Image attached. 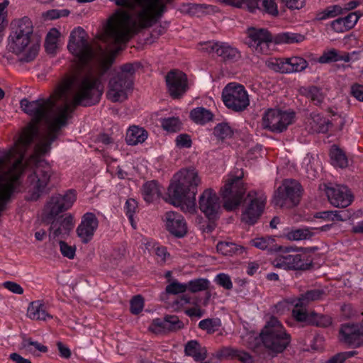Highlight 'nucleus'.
Masks as SVG:
<instances>
[{
    "mask_svg": "<svg viewBox=\"0 0 363 363\" xmlns=\"http://www.w3.org/2000/svg\"><path fill=\"white\" fill-rule=\"evenodd\" d=\"M213 113L203 107L193 109L190 112L191 118L196 123L204 124L213 118Z\"/></svg>",
    "mask_w": 363,
    "mask_h": 363,
    "instance_id": "33",
    "label": "nucleus"
},
{
    "mask_svg": "<svg viewBox=\"0 0 363 363\" xmlns=\"http://www.w3.org/2000/svg\"><path fill=\"white\" fill-rule=\"evenodd\" d=\"M325 295V293L322 289L307 291L306 293L301 294V296L296 299L295 307L306 308L311 303L322 299Z\"/></svg>",
    "mask_w": 363,
    "mask_h": 363,
    "instance_id": "24",
    "label": "nucleus"
},
{
    "mask_svg": "<svg viewBox=\"0 0 363 363\" xmlns=\"http://www.w3.org/2000/svg\"><path fill=\"white\" fill-rule=\"evenodd\" d=\"M60 250L62 255L70 259H72L75 256L76 247L74 246L69 245L63 240L59 242Z\"/></svg>",
    "mask_w": 363,
    "mask_h": 363,
    "instance_id": "51",
    "label": "nucleus"
},
{
    "mask_svg": "<svg viewBox=\"0 0 363 363\" xmlns=\"http://www.w3.org/2000/svg\"><path fill=\"white\" fill-rule=\"evenodd\" d=\"M3 286L5 289H8L9 291H11L13 294L19 295L23 294V289L21 287L20 284L16 282L5 281L4 283H3Z\"/></svg>",
    "mask_w": 363,
    "mask_h": 363,
    "instance_id": "61",
    "label": "nucleus"
},
{
    "mask_svg": "<svg viewBox=\"0 0 363 363\" xmlns=\"http://www.w3.org/2000/svg\"><path fill=\"white\" fill-rule=\"evenodd\" d=\"M326 194L330 203L337 208H346L352 201V195L348 188L342 185L327 187Z\"/></svg>",
    "mask_w": 363,
    "mask_h": 363,
    "instance_id": "19",
    "label": "nucleus"
},
{
    "mask_svg": "<svg viewBox=\"0 0 363 363\" xmlns=\"http://www.w3.org/2000/svg\"><path fill=\"white\" fill-rule=\"evenodd\" d=\"M309 324L317 327L326 328L332 324V318L328 315L310 313Z\"/></svg>",
    "mask_w": 363,
    "mask_h": 363,
    "instance_id": "37",
    "label": "nucleus"
},
{
    "mask_svg": "<svg viewBox=\"0 0 363 363\" xmlns=\"http://www.w3.org/2000/svg\"><path fill=\"white\" fill-rule=\"evenodd\" d=\"M294 318L298 322H307L309 324L310 313L306 312L305 308L295 307L292 311Z\"/></svg>",
    "mask_w": 363,
    "mask_h": 363,
    "instance_id": "53",
    "label": "nucleus"
},
{
    "mask_svg": "<svg viewBox=\"0 0 363 363\" xmlns=\"http://www.w3.org/2000/svg\"><path fill=\"white\" fill-rule=\"evenodd\" d=\"M133 89V83L117 75L111 78L106 96L112 102H123L128 99V92Z\"/></svg>",
    "mask_w": 363,
    "mask_h": 363,
    "instance_id": "15",
    "label": "nucleus"
},
{
    "mask_svg": "<svg viewBox=\"0 0 363 363\" xmlns=\"http://www.w3.org/2000/svg\"><path fill=\"white\" fill-rule=\"evenodd\" d=\"M147 130L139 126H130L126 133L125 140L130 145H136L138 143H144L147 138Z\"/></svg>",
    "mask_w": 363,
    "mask_h": 363,
    "instance_id": "27",
    "label": "nucleus"
},
{
    "mask_svg": "<svg viewBox=\"0 0 363 363\" xmlns=\"http://www.w3.org/2000/svg\"><path fill=\"white\" fill-rule=\"evenodd\" d=\"M359 16L357 12H351L347 16L344 17L343 19L346 23V27H347L349 30L352 28L357 23Z\"/></svg>",
    "mask_w": 363,
    "mask_h": 363,
    "instance_id": "63",
    "label": "nucleus"
},
{
    "mask_svg": "<svg viewBox=\"0 0 363 363\" xmlns=\"http://www.w3.org/2000/svg\"><path fill=\"white\" fill-rule=\"evenodd\" d=\"M274 239L272 238H257L250 241V243L252 246L264 250H272L274 247Z\"/></svg>",
    "mask_w": 363,
    "mask_h": 363,
    "instance_id": "45",
    "label": "nucleus"
},
{
    "mask_svg": "<svg viewBox=\"0 0 363 363\" xmlns=\"http://www.w3.org/2000/svg\"><path fill=\"white\" fill-rule=\"evenodd\" d=\"M343 13V9L340 5H333L316 14L315 18L318 21H323L327 18H334Z\"/></svg>",
    "mask_w": 363,
    "mask_h": 363,
    "instance_id": "38",
    "label": "nucleus"
},
{
    "mask_svg": "<svg viewBox=\"0 0 363 363\" xmlns=\"http://www.w3.org/2000/svg\"><path fill=\"white\" fill-rule=\"evenodd\" d=\"M268 66L276 72L291 73L301 72L308 67L307 61L301 57H292L285 59H275L269 62Z\"/></svg>",
    "mask_w": 363,
    "mask_h": 363,
    "instance_id": "18",
    "label": "nucleus"
},
{
    "mask_svg": "<svg viewBox=\"0 0 363 363\" xmlns=\"http://www.w3.org/2000/svg\"><path fill=\"white\" fill-rule=\"evenodd\" d=\"M134 4L130 12L120 10L108 21L99 38L106 47L127 42L140 29L155 23L166 10L164 0H137Z\"/></svg>",
    "mask_w": 363,
    "mask_h": 363,
    "instance_id": "2",
    "label": "nucleus"
},
{
    "mask_svg": "<svg viewBox=\"0 0 363 363\" xmlns=\"http://www.w3.org/2000/svg\"><path fill=\"white\" fill-rule=\"evenodd\" d=\"M27 316L35 320H46L47 318H52L46 311L45 305L40 301H33L29 304L27 310Z\"/></svg>",
    "mask_w": 363,
    "mask_h": 363,
    "instance_id": "25",
    "label": "nucleus"
},
{
    "mask_svg": "<svg viewBox=\"0 0 363 363\" xmlns=\"http://www.w3.org/2000/svg\"><path fill=\"white\" fill-rule=\"evenodd\" d=\"M166 323L164 318L163 319L156 318L152 320L149 329L156 334L166 333L168 332L167 328H166Z\"/></svg>",
    "mask_w": 363,
    "mask_h": 363,
    "instance_id": "50",
    "label": "nucleus"
},
{
    "mask_svg": "<svg viewBox=\"0 0 363 363\" xmlns=\"http://www.w3.org/2000/svg\"><path fill=\"white\" fill-rule=\"evenodd\" d=\"M182 11L191 16H201L213 11V8L207 4H186L182 5Z\"/></svg>",
    "mask_w": 363,
    "mask_h": 363,
    "instance_id": "31",
    "label": "nucleus"
},
{
    "mask_svg": "<svg viewBox=\"0 0 363 363\" xmlns=\"http://www.w3.org/2000/svg\"><path fill=\"white\" fill-rule=\"evenodd\" d=\"M199 208L210 220L219 217L221 211L220 198L213 189L203 191L199 199Z\"/></svg>",
    "mask_w": 363,
    "mask_h": 363,
    "instance_id": "13",
    "label": "nucleus"
},
{
    "mask_svg": "<svg viewBox=\"0 0 363 363\" xmlns=\"http://www.w3.org/2000/svg\"><path fill=\"white\" fill-rule=\"evenodd\" d=\"M161 125L163 129L168 132L175 133L182 129V123L177 117L163 118Z\"/></svg>",
    "mask_w": 363,
    "mask_h": 363,
    "instance_id": "41",
    "label": "nucleus"
},
{
    "mask_svg": "<svg viewBox=\"0 0 363 363\" xmlns=\"http://www.w3.org/2000/svg\"><path fill=\"white\" fill-rule=\"evenodd\" d=\"M296 302V298L284 299L283 301H279L275 306V308L277 312L283 313L286 309L289 310L290 306H295Z\"/></svg>",
    "mask_w": 363,
    "mask_h": 363,
    "instance_id": "60",
    "label": "nucleus"
},
{
    "mask_svg": "<svg viewBox=\"0 0 363 363\" xmlns=\"http://www.w3.org/2000/svg\"><path fill=\"white\" fill-rule=\"evenodd\" d=\"M220 325L221 322L218 318H207L201 320L199 323V327L206 330L208 333H213L218 330Z\"/></svg>",
    "mask_w": 363,
    "mask_h": 363,
    "instance_id": "43",
    "label": "nucleus"
},
{
    "mask_svg": "<svg viewBox=\"0 0 363 363\" xmlns=\"http://www.w3.org/2000/svg\"><path fill=\"white\" fill-rule=\"evenodd\" d=\"M262 6L266 13L273 16H277L279 14L277 5L275 0H263Z\"/></svg>",
    "mask_w": 363,
    "mask_h": 363,
    "instance_id": "54",
    "label": "nucleus"
},
{
    "mask_svg": "<svg viewBox=\"0 0 363 363\" xmlns=\"http://www.w3.org/2000/svg\"><path fill=\"white\" fill-rule=\"evenodd\" d=\"M98 225V219L94 213H86L83 216L76 230L77 236L83 243H88L92 239Z\"/></svg>",
    "mask_w": 363,
    "mask_h": 363,
    "instance_id": "21",
    "label": "nucleus"
},
{
    "mask_svg": "<svg viewBox=\"0 0 363 363\" xmlns=\"http://www.w3.org/2000/svg\"><path fill=\"white\" fill-rule=\"evenodd\" d=\"M216 249L222 255L228 256L242 255L245 251L244 247L230 242H219L217 244Z\"/></svg>",
    "mask_w": 363,
    "mask_h": 363,
    "instance_id": "32",
    "label": "nucleus"
},
{
    "mask_svg": "<svg viewBox=\"0 0 363 363\" xmlns=\"http://www.w3.org/2000/svg\"><path fill=\"white\" fill-rule=\"evenodd\" d=\"M69 51L79 61L86 64L95 60L96 69L83 74L67 77L62 80L51 99L54 110L68 106L72 115L77 106H90L97 104L102 95L101 79L111 68L114 57L107 54V48H103L98 41L90 45L85 30L78 27L70 33L67 45Z\"/></svg>",
    "mask_w": 363,
    "mask_h": 363,
    "instance_id": "1",
    "label": "nucleus"
},
{
    "mask_svg": "<svg viewBox=\"0 0 363 363\" xmlns=\"http://www.w3.org/2000/svg\"><path fill=\"white\" fill-rule=\"evenodd\" d=\"M167 230L177 238H182L187 233V224L184 217L175 212L169 211L165 214Z\"/></svg>",
    "mask_w": 363,
    "mask_h": 363,
    "instance_id": "22",
    "label": "nucleus"
},
{
    "mask_svg": "<svg viewBox=\"0 0 363 363\" xmlns=\"http://www.w3.org/2000/svg\"><path fill=\"white\" fill-rule=\"evenodd\" d=\"M216 55L224 61L235 62L241 57L240 51L226 43H220Z\"/></svg>",
    "mask_w": 363,
    "mask_h": 363,
    "instance_id": "29",
    "label": "nucleus"
},
{
    "mask_svg": "<svg viewBox=\"0 0 363 363\" xmlns=\"http://www.w3.org/2000/svg\"><path fill=\"white\" fill-rule=\"evenodd\" d=\"M187 290L186 284H182L177 280H173L165 288V291L168 294L177 295L183 294Z\"/></svg>",
    "mask_w": 363,
    "mask_h": 363,
    "instance_id": "46",
    "label": "nucleus"
},
{
    "mask_svg": "<svg viewBox=\"0 0 363 363\" xmlns=\"http://www.w3.org/2000/svg\"><path fill=\"white\" fill-rule=\"evenodd\" d=\"M168 332L176 331L184 327V324L177 315H167L164 316Z\"/></svg>",
    "mask_w": 363,
    "mask_h": 363,
    "instance_id": "47",
    "label": "nucleus"
},
{
    "mask_svg": "<svg viewBox=\"0 0 363 363\" xmlns=\"http://www.w3.org/2000/svg\"><path fill=\"white\" fill-rule=\"evenodd\" d=\"M331 28L337 33H343L348 30L343 18H338L331 23Z\"/></svg>",
    "mask_w": 363,
    "mask_h": 363,
    "instance_id": "59",
    "label": "nucleus"
},
{
    "mask_svg": "<svg viewBox=\"0 0 363 363\" xmlns=\"http://www.w3.org/2000/svg\"><path fill=\"white\" fill-rule=\"evenodd\" d=\"M305 39L304 35L299 33H283L278 34L274 38V40L275 43H301Z\"/></svg>",
    "mask_w": 363,
    "mask_h": 363,
    "instance_id": "36",
    "label": "nucleus"
},
{
    "mask_svg": "<svg viewBox=\"0 0 363 363\" xmlns=\"http://www.w3.org/2000/svg\"><path fill=\"white\" fill-rule=\"evenodd\" d=\"M215 280L218 285L227 290H230L233 288V283L230 277L228 274L223 273L219 274L216 276Z\"/></svg>",
    "mask_w": 363,
    "mask_h": 363,
    "instance_id": "56",
    "label": "nucleus"
},
{
    "mask_svg": "<svg viewBox=\"0 0 363 363\" xmlns=\"http://www.w3.org/2000/svg\"><path fill=\"white\" fill-rule=\"evenodd\" d=\"M144 306V300L140 295L134 296L130 301V312L133 314H138Z\"/></svg>",
    "mask_w": 363,
    "mask_h": 363,
    "instance_id": "52",
    "label": "nucleus"
},
{
    "mask_svg": "<svg viewBox=\"0 0 363 363\" xmlns=\"http://www.w3.org/2000/svg\"><path fill=\"white\" fill-rule=\"evenodd\" d=\"M313 233L309 228H298L291 230L286 234V238L289 240L298 241L311 238Z\"/></svg>",
    "mask_w": 363,
    "mask_h": 363,
    "instance_id": "39",
    "label": "nucleus"
},
{
    "mask_svg": "<svg viewBox=\"0 0 363 363\" xmlns=\"http://www.w3.org/2000/svg\"><path fill=\"white\" fill-rule=\"evenodd\" d=\"M168 196L171 203L180 206L184 211H195L196 198L190 194L189 191L174 180L168 187Z\"/></svg>",
    "mask_w": 363,
    "mask_h": 363,
    "instance_id": "10",
    "label": "nucleus"
},
{
    "mask_svg": "<svg viewBox=\"0 0 363 363\" xmlns=\"http://www.w3.org/2000/svg\"><path fill=\"white\" fill-rule=\"evenodd\" d=\"M213 134L218 139L223 140L230 138L233 132L228 123H221L215 126Z\"/></svg>",
    "mask_w": 363,
    "mask_h": 363,
    "instance_id": "42",
    "label": "nucleus"
},
{
    "mask_svg": "<svg viewBox=\"0 0 363 363\" xmlns=\"http://www.w3.org/2000/svg\"><path fill=\"white\" fill-rule=\"evenodd\" d=\"M165 81L168 92L174 99H180L188 89L187 77L181 71L169 72L165 77Z\"/></svg>",
    "mask_w": 363,
    "mask_h": 363,
    "instance_id": "16",
    "label": "nucleus"
},
{
    "mask_svg": "<svg viewBox=\"0 0 363 363\" xmlns=\"http://www.w3.org/2000/svg\"><path fill=\"white\" fill-rule=\"evenodd\" d=\"M222 99L224 104L236 112H240L247 108L250 99L245 87L237 83H229L222 91Z\"/></svg>",
    "mask_w": 363,
    "mask_h": 363,
    "instance_id": "8",
    "label": "nucleus"
},
{
    "mask_svg": "<svg viewBox=\"0 0 363 363\" xmlns=\"http://www.w3.org/2000/svg\"><path fill=\"white\" fill-rule=\"evenodd\" d=\"M209 281L206 279H196L186 283L187 290L191 293L206 290L208 288Z\"/></svg>",
    "mask_w": 363,
    "mask_h": 363,
    "instance_id": "44",
    "label": "nucleus"
},
{
    "mask_svg": "<svg viewBox=\"0 0 363 363\" xmlns=\"http://www.w3.org/2000/svg\"><path fill=\"white\" fill-rule=\"evenodd\" d=\"M12 32L9 36V49L16 55L23 53L20 60L24 62H29L33 60L39 50V45L33 43L26 48L30 43V36L33 33V23L30 18L23 17L14 21L12 23Z\"/></svg>",
    "mask_w": 363,
    "mask_h": 363,
    "instance_id": "4",
    "label": "nucleus"
},
{
    "mask_svg": "<svg viewBox=\"0 0 363 363\" xmlns=\"http://www.w3.org/2000/svg\"><path fill=\"white\" fill-rule=\"evenodd\" d=\"M135 71L133 65L127 63L121 67V72L118 73L116 75L133 82V77L135 74Z\"/></svg>",
    "mask_w": 363,
    "mask_h": 363,
    "instance_id": "49",
    "label": "nucleus"
},
{
    "mask_svg": "<svg viewBox=\"0 0 363 363\" xmlns=\"http://www.w3.org/2000/svg\"><path fill=\"white\" fill-rule=\"evenodd\" d=\"M162 187L155 181L146 182L143 186V196L147 203H152L160 198Z\"/></svg>",
    "mask_w": 363,
    "mask_h": 363,
    "instance_id": "26",
    "label": "nucleus"
},
{
    "mask_svg": "<svg viewBox=\"0 0 363 363\" xmlns=\"http://www.w3.org/2000/svg\"><path fill=\"white\" fill-rule=\"evenodd\" d=\"M351 94L360 101H363V85L354 84L351 86Z\"/></svg>",
    "mask_w": 363,
    "mask_h": 363,
    "instance_id": "64",
    "label": "nucleus"
},
{
    "mask_svg": "<svg viewBox=\"0 0 363 363\" xmlns=\"http://www.w3.org/2000/svg\"><path fill=\"white\" fill-rule=\"evenodd\" d=\"M339 334L341 342L354 347L361 346L363 344V320L360 324L341 325Z\"/></svg>",
    "mask_w": 363,
    "mask_h": 363,
    "instance_id": "17",
    "label": "nucleus"
},
{
    "mask_svg": "<svg viewBox=\"0 0 363 363\" xmlns=\"http://www.w3.org/2000/svg\"><path fill=\"white\" fill-rule=\"evenodd\" d=\"M138 208V202L133 199H129L125 202V213L128 216L131 225L135 228V225L133 220V215Z\"/></svg>",
    "mask_w": 363,
    "mask_h": 363,
    "instance_id": "48",
    "label": "nucleus"
},
{
    "mask_svg": "<svg viewBox=\"0 0 363 363\" xmlns=\"http://www.w3.org/2000/svg\"><path fill=\"white\" fill-rule=\"evenodd\" d=\"M246 188L242 181V176L231 177L220 190L223 201V208L228 211L238 208L243 201Z\"/></svg>",
    "mask_w": 363,
    "mask_h": 363,
    "instance_id": "6",
    "label": "nucleus"
},
{
    "mask_svg": "<svg viewBox=\"0 0 363 363\" xmlns=\"http://www.w3.org/2000/svg\"><path fill=\"white\" fill-rule=\"evenodd\" d=\"M76 191L73 189L67 191L64 194H55L47 202L42 214V220L50 224V238L60 237L65 238L69 235L74 228L73 217L72 215L60 216L70 208L76 201Z\"/></svg>",
    "mask_w": 363,
    "mask_h": 363,
    "instance_id": "3",
    "label": "nucleus"
},
{
    "mask_svg": "<svg viewBox=\"0 0 363 363\" xmlns=\"http://www.w3.org/2000/svg\"><path fill=\"white\" fill-rule=\"evenodd\" d=\"M301 93L311 99L315 105L321 104L325 98L321 89L315 86L308 88H301Z\"/></svg>",
    "mask_w": 363,
    "mask_h": 363,
    "instance_id": "35",
    "label": "nucleus"
},
{
    "mask_svg": "<svg viewBox=\"0 0 363 363\" xmlns=\"http://www.w3.org/2000/svg\"><path fill=\"white\" fill-rule=\"evenodd\" d=\"M308 123L311 130L314 133H325L328 131L332 125L331 122L328 118L315 112L311 113Z\"/></svg>",
    "mask_w": 363,
    "mask_h": 363,
    "instance_id": "23",
    "label": "nucleus"
},
{
    "mask_svg": "<svg viewBox=\"0 0 363 363\" xmlns=\"http://www.w3.org/2000/svg\"><path fill=\"white\" fill-rule=\"evenodd\" d=\"M320 63H329L338 61V52L335 49L324 52L318 60Z\"/></svg>",
    "mask_w": 363,
    "mask_h": 363,
    "instance_id": "55",
    "label": "nucleus"
},
{
    "mask_svg": "<svg viewBox=\"0 0 363 363\" xmlns=\"http://www.w3.org/2000/svg\"><path fill=\"white\" fill-rule=\"evenodd\" d=\"M245 44L257 54H267L273 41L272 34L265 28L250 27L247 29Z\"/></svg>",
    "mask_w": 363,
    "mask_h": 363,
    "instance_id": "11",
    "label": "nucleus"
},
{
    "mask_svg": "<svg viewBox=\"0 0 363 363\" xmlns=\"http://www.w3.org/2000/svg\"><path fill=\"white\" fill-rule=\"evenodd\" d=\"M301 194V186L298 181L285 179L275 193L273 203L281 208H292L299 203Z\"/></svg>",
    "mask_w": 363,
    "mask_h": 363,
    "instance_id": "7",
    "label": "nucleus"
},
{
    "mask_svg": "<svg viewBox=\"0 0 363 363\" xmlns=\"http://www.w3.org/2000/svg\"><path fill=\"white\" fill-rule=\"evenodd\" d=\"M267 197L264 194H257L250 191L244 199L245 208L241 220L248 225H254L263 213Z\"/></svg>",
    "mask_w": 363,
    "mask_h": 363,
    "instance_id": "9",
    "label": "nucleus"
},
{
    "mask_svg": "<svg viewBox=\"0 0 363 363\" xmlns=\"http://www.w3.org/2000/svg\"><path fill=\"white\" fill-rule=\"evenodd\" d=\"M294 116V113L269 109L262 117V126L272 132L281 133L292 123Z\"/></svg>",
    "mask_w": 363,
    "mask_h": 363,
    "instance_id": "12",
    "label": "nucleus"
},
{
    "mask_svg": "<svg viewBox=\"0 0 363 363\" xmlns=\"http://www.w3.org/2000/svg\"><path fill=\"white\" fill-rule=\"evenodd\" d=\"M330 156L333 166L344 168L347 166V158L341 149L333 145L330 150Z\"/></svg>",
    "mask_w": 363,
    "mask_h": 363,
    "instance_id": "34",
    "label": "nucleus"
},
{
    "mask_svg": "<svg viewBox=\"0 0 363 363\" xmlns=\"http://www.w3.org/2000/svg\"><path fill=\"white\" fill-rule=\"evenodd\" d=\"M342 315L345 319H350L357 315V311L350 304H343L341 307Z\"/></svg>",
    "mask_w": 363,
    "mask_h": 363,
    "instance_id": "62",
    "label": "nucleus"
},
{
    "mask_svg": "<svg viewBox=\"0 0 363 363\" xmlns=\"http://www.w3.org/2000/svg\"><path fill=\"white\" fill-rule=\"evenodd\" d=\"M263 346L274 355L283 352L291 342V335L280 321L272 316L259 333Z\"/></svg>",
    "mask_w": 363,
    "mask_h": 363,
    "instance_id": "5",
    "label": "nucleus"
},
{
    "mask_svg": "<svg viewBox=\"0 0 363 363\" xmlns=\"http://www.w3.org/2000/svg\"><path fill=\"white\" fill-rule=\"evenodd\" d=\"M220 356L223 357L237 358L242 363H252L254 359L249 353L232 347H224L220 351Z\"/></svg>",
    "mask_w": 363,
    "mask_h": 363,
    "instance_id": "30",
    "label": "nucleus"
},
{
    "mask_svg": "<svg viewBox=\"0 0 363 363\" xmlns=\"http://www.w3.org/2000/svg\"><path fill=\"white\" fill-rule=\"evenodd\" d=\"M184 352L186 355L192 357L197 362L203 361L207 357L206 347H202L196 340L189 341L185 345Z\"/></svg>",
    "mask_w": 363,
    "mask_h": 363,
    "instance_id": "28",
    "label": "nucleus"
},
{
    "mask_svg": "<svg viewBox=\"0 0 363 363\" xmlns=\"http://www.w3.org/2000/svg\"><path fill=\"white\" fill-rule=\"evenodd\" d=\"M174 179L182 186L186 187L189 191L190 194L195 198L197 186L201 184V179L198 172L194 168L181 169L174 176Z\"/></svg>",
    "mask_w": 363,
    "mask_h": 363,
    "instance_id": "20",
    "label": "nucleus"
},
{
    "mask_svg": "<svg viewBox=\"0 0 363 363\" xmlns=\"http://www.w3.org/2000/svg\"><path fill=\"white\" fill-rule=\"evenodd\" d=\"M60 36V32L56 28H52L47 34L45 48L48 53H53L57 44V40Z\"/></svg>",
    "mask_w": 363,
    "mask_h": 363,
    "instance_id": "40",
    "label": "nucleus"
},
{
    "mask_svg": "<svg viewBox=\"0 0 363 363\" xmlns=\"http://www.w3.org/2000/svg\"><path fill=\"white\" fill-rule=\"evenodd\" d=\"M306 255L295 252H284L277 256L272 262L274 267L284 269L306 270L309 269L311 262L306 259Z\"/></svg>",
    "mask_w": 363,
    "mask_h": 363,
    "instance_id": "14",
    "label": "nucleus"
},
{
    "mask_svg": "<svg viewBox=\"0 0 363 363\" xmlns=\"http://www.w3.org/2000/svg\"><path fill=\"white\" fill-rule=\"evenodd\" d=\"M219 42H204L199 44L200 50L201 52H207L208 54L216 53V49L218 48Z\"/></svg>",
    "mask_w": 363,
    "mask_h": 363,
    "instance_id": "58",
    "label": "nucleus"
},
{
    "mask_svg": "<svg viewBox=\"0 0 363 363\" xmlns=\"http://www.w3.org/2000/svg\"><path fill=\"white\" fill-rule=\"evenodd\" d=\"M175 143L179 148H189L192 144L190 135L185 133L179 135L175 140Z\"/></svg>",
    "mask_w": 363,
    "mask_h": 363,
    "instance_id": "57",
    "label": "nucleus"
}]
</instances>
